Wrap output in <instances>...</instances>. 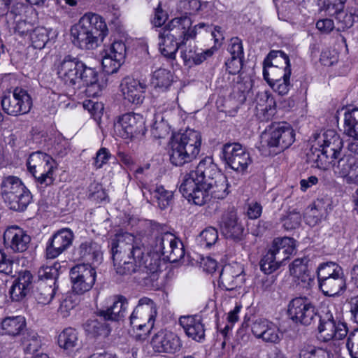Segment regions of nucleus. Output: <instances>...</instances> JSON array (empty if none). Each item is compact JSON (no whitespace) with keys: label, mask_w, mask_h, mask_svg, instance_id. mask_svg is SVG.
<instances>
[{"label":"nucleus","mask_w":358,"mask_h":358,"mask_svg":"<svg viewBox=\"0 0 358 358\" xmlns=\"http://www.w3.org/2000/svg\"><path fill=\"white\" fill-rule=\"evenodd\" d=\"M30 241V236L17 226L8 227L3 234L5 246L10 248L14 252H22L25 251Z\"/></svg>","instance_id":"obj_29"},{"label":"nucleus","mask_w":358,"mask_h":358,"mask_svg":"<svg viewBox=\"0 0 358 358\" xmlns=\"http://www.w3.org/2000/svg\"><path fill=\"white\" fill-rule=\"evenodd\" d=\"M105 53L124 63L127 53L126 45L122 41H115L105 50Z\"/></svg>","instance_id":"obj_56"},{"label":"nucleus","mask_w":358,"mask_h":358,"mask_svg":"<svg viewBox=\"0 0 358 358\" xmlns=\"http://www.w3.org/2000/svg\"><path fill=\"white\" fill-rule=\"evenodd\" d=\"M78 252L80 258L89 264L99 265L103 259L101 245L91 239L82 242L78 248Z\"/></svg>","instance_id":"obj_32"},{"label":"nucleus","mask_w":358,"mask_h":358,"mask_svg":"<svg viewBox=\"0 0 358 358\" xmlns=\"http://www.w3.org/2000/svg\"><path fill=\"white\" fill-rule=\"evenodd\" d=\"M152 132L156 138H163L169 134V127L163 120L155 122L152 126Z\"/></svg>","instance_id":"obj_64"},{"label":"nucleus","mask_w":358,"mask_h":358,"mask_svg":"<svg viewBox=\"0 0 358 358\" xmlns=\"http://www.w3.org/2000/svg\"><path fill=\"white\" fill-rule=\"evenodd\" d=\"M223 159L233 170L244 172L252 163L246 148L238 143H227L222 147Z\"/></svg>","instance_id":"obj_15"},{"label":"nucleus","mask_w":358,"mask_h":358,"mask_svg":"<svg viewBox=\"0 0 358 358\" xmlns=\"http://www.w3.org/2000/svg\"><path fill=\"white\" fill-rule=\"evenodd\" d=\"M96 271L89 264H80L70 271L72 290L77 294H83L91 289L95 282Z\"/></svg>","instance_id":"obj_16"},{"label":"nucleus","mask_w":358,"mask_h":358,"mask_svg":"<svg viewBox=\"0 0 358 358\" xmlns=\"http://www.w3.org/2000/svg\"><path fill=\"white\" fill-rule=\"evenodd\" d=\"M301 221L299 212L296 210L289 211L281 218L282 225L286 230H292L298 227Z\"/></svg>","instance_id":"obj_58"},{"label":"nucleus","mask_w":358,"mask_h":358,"mask_svg":"<svg viewBox=\"0 0 358 358\" xmlns=\"http://www.w3.org/2000/svg\"><path fill=\"white\" fill-rule=\"evenodd\" d=\"M172 82L173 75L169 70L159 69L153 73L152 83L155 87L165 90L171 86Z\"/></svg>","instance_id":"obj_49"},{"label":"nucleus","mask_w":358,"mask_h":358,"mask_svg":"<svg viewBox=\"0 0 358 358\" xmlns=\"http://www.w3.org/2000/svg\"><path fill=\"white\" fill-rule=\"evenodd\" d=\"M317 313L315 306L307 297H295L287 306L288 317L296 324L310 325Z\"/></svg>","instance_id":"obj_13"},{"label":"nucleus","mask_w":358,"mask_h":358,"mask_svg":"<svg viewBox=\"0 0 358 358\" xmlns=\"http://www.w3.org/2000/svg\"><path fill=\"white\" fill-rule=\"evenodd\" d=\"M110 304L106 309L97 310L96 314L105 321L120 322L124 319L128 310V299L122 295H114L109 299Z\"/></svg>","instance_id":"obj_23"},{"label":"nucleus","mask_w":358,"mask_h":358,"mask_svg":"<svg viewBox=\"0 0 358 358\" xmlns=\"http://www.w3.org/2000/svg\"><path fill=\"white\" fill-rule=\"evenodd\" d=\"M344 134L350 137L358 139V108L345 113Z\"/></svg>","instance_id":"obj_45"},{"label":"nucleus","mask_w":358,"mask_h":358,"mask_svg":"<svg viewBox=\"0 0 358 358\" xmlns=\"http://www.w3.org/2000/svg\"><path fill=\"white\" fill-rule=\"evenodd\" d=\"M228 51L230 53L231 57L234 56L240 59L244 58L242 41L238 37H234L231 39L230 44L228 47Z\"/></svg>","instance_id":"obj_62"},{"label":"nucleus","mask_w":358,"mask_h":358,"mask_svg":"<svg viewBox=\"0 0 358 358\" xmlns=\"http://www.w3.org/2000/svg\"><path fill=\"white\" fill-rule=\"evenodd\" d=\"M318 144L334 160L341 156L343 141L336 131L329 129L324 131L319 137Z\"/></svg>","instance_id":"obj_30"},{"label":"nucleus","mask_w":358,"mask_h":358,"mask_svg":"<svg viewBox=\"0 0 358 358\" xmlns=\"http://www.w3.org/2000/svg\"><path fill=\"white\" fill-rule=\"evenodd\" d=\"M153 251L133 234H116L110 238L108 248L117 274L130 275L140 284L157 280L160 266V255L171 262H177L185 256L182 243L174 234L163 232L155 235Z\"/></svg>","instance_id":"obj_1"},{"label":"nucleus","mask_w":358,"mask_h":358,"mask_svg":"<svg viewBox=\"0 0 358 358\" xmlns=\"http://www.w3.org/2000/svg\"><path fill=\"white\" fill-rule=\"evenodd\" d=\"M115 134L124 139H132L145 131L143 118L139 114L125 113L114 123Z\"/></svg>","instance_id":"obj_14"},{"label":"nucleus","mask_w":358,"mask_h":358,"mask_svg":"<svg viewBox=\"0 0 358 358\" xmlns=\"http://www.w3.org/2000/svg\"><path fill=\"white\" fill-rule=\"evenodd\" d=\"M331 201L327 196L319 197L309 205L305 211L304 218L310 226L318 224L328 214V210L331 209Z\"/></svg>","instance_id":"obj_28"},{"label":"nucleus","mask_w":358,"mask_h":358,"mask_svg":"<svg viewBox=\"0 0 358 358\" xmlns=\"http://www.w3.org/2000/svg\"><path fill=\"white\" fill-rule=\"evenodd\" d=\"M153 196L156 199L157 206L162 210L167 208L173 203V192L166 189L162 185L155 187Z\"/></svg>","instance_id":"obj_50"},{"label":"nucleus","mask_w":358,"mask_h":358,"mask_svg":"<svg viewBox=\"0 0 358 358\" xmlns=\"http://www.w3.org/2000/svg\"><path fill=\"white\" fill-rule=\"evenodd\" d=\"M108 34L107 25L98 14L85 13L71 29L73 45L82 50H94Z\"/></svg>","instance_id":"obj_3"},{"label":"nucleus","mask_w":358,"mask_h":358,"mask_svg":"<svg viewBox=\"0 0 358 358\" xmlns=\"http://www.w3.org/2000/svg\"><path fill=\"white\" fill-rule=\"evenodd\" d=\"M201 145V134L194 129L173 134L168 152L171 163L176 166H181L192 162L199 155Z\"/></svg>","instance_id":"obj_5"},{"label":"nucleus","mask_w":358,"mask_h":358,"mask_svg":"<svg viewBox=\"0 0 358 358\" xmlns=\"http://www.w3.org/2000/svg\"><path fill=\"white\" fill-rule=\"evenodd\" d=\"M10 195V197H4V201L10 209L15 211L25 210L32 199L31 194L27 188L20 193Z\"/></svg>","instance_id":"obj_39"},{"label":"nucleus","mask_w":358,"mask_h":358,"mask_svg":"<svg viewBox=\"0 0 358 358\" xmlns=\"http://www.w3.org/2000/svg\"><path fill=\"white\" fill-rule=\"evenodd\" d=\"M179 190L189 202L195 205L203 206L210 201L207 187L202 182L183 178Z\"/></svg>","instance_id":"obj_19"},{"label":"nucleus","mask_w":358,"mask_h":358,"mask_svg":"<svg viewBox=\"0 0 358 358\" xmlns=\"http://www.w3.org/2000/svg\"><path fill=\"white\" fill-rule=\"evenodd\" d=\"M245 281L243 268L239 264L225 265L220 275L219 285L228 291L242 287Z\"/></svg>","instance_id":"obj_24"},{"label":"nucleus","mask_w":358,"mask_h":358,"mask_svg":"<svg viewBox=\"0 0 358 358\" xmlns=\"http://www.w3.org/2000/svg\"><path fill=\"white\" fill-rule=\"evenodd\" d=\"M83 327L85 332L92 337H97L101 335L106 336L110 332L109 327L96 318L87 320L83 324Z\"/></svg>","instance_id":"obj_48"},{"label":"nucleus","mask_w":358,"mask_h":358,"mask_svg":"<svg viewBox=\"0 0 358 358\" xmlns=\"http://www.w3.org/2000/svg\"><path fill=\"white\" fill-rule=\"evenodd\" d=\"M78 333L75 329L66 328L58 336L59 345L66 350H72L78 344Z\"/></svg>","instance_id":"obj_47"},{"label":"nucleus","mask_w":358,"mask_h":358,"mask_svg":"<svg viewBox=\"0 0 358 358\" xmlns=\"http://www.w3.org/2000/svg\"><path fill=\"white\" fill-rule=\"evenodd\" d=\"M222 175L218 171L217 166L213 162V159L208 157L202 159L195 170L186 173L183 178L202 182L205 186L206 183L213 182Z\"/></svg>","instance_id":"obj_25"},{"label":"nucleus","mask_w":358,"mask_h":358,"mask_svg":"<svg viewBox=\"0 0 358 358\" xmlns=\"http://www.w3.org/2000/svg\"><path fill=\"white\" fill-rule=\"evenodd\" d=\"M289 273L304 287H311L315 282V275L312 273L311 263L307 257L297 258L289 266Z\"/></svg>","instance_id":"obj_27"},{"label":"nucleus","mask_w":358,"mask_h":358,"mask_svg":"<svg viewBox=\"0 0 358 358\" xmlns=\"http://www.w3.org/2000/svg\"><path fill=\"white\" fill-rule=\"evenodd\" d=\"M346 347L352 358H358V329L349 334Z\"/></svg>","instance_id":"obj_61"},{"label":"nucleus","mask_w":358,"mask_h":358,"mask_svg":"<svg viewBox=\"0 0 358 358\" xmlns=\"http://www.w3.org/2000/svg\"><path fill=\"white\" fill-rule=\"evenodd\" d=\"M22 344L24 346V351L27 354L35 355L41 345V341L38 334L31 329H27L22 334Z\"/></svg>","instance_id":"obj_44"},{"label":"nucleus","mask_w":358,"mask_h":358,"mask_svg":"<svg viewBox=\"0 0 358 358\" xmlns=\"http://www.w3.org/2000/svg\"><path fill=\"white\" fill-rule=\"evenodd\" d=\"M316 317L319 319L317 327L319 338L324 342L332 339L341 340L348 334L346 323L342 322L334 306H324L318 310Z\"/></svg>","instance_id":"obj_7"},{"label":"nucleus","mask_w":358,"mask_h":358,"mask_svg":"<svg viewBox=\"0 0 358 358\" xmlns=\"http://www.w3.org/2000/svg\"><path fill=\"white\" fill-rule=\"evenodd\" d=\"M213 55L212 49L197 51L195 49L190 48L188 50L181 52V57L186 65L192 64L199 65L204 62L207 58L210 57Z\"/></svg>","instance_id":"obj_43"},{"label":"nucleus","mask_w":358,"mask_h":358,"mask_svg":"<svg viewBox=\"0 0 358 358\" xmlns=\"http://www.w3.org/2000/svg\"><path fill=\"white\" fill-rule=\"evenodd\" d=\"M25 327L24 317L21 315L6 317L1 322L0 332L2 335L15 337L22 334Z\"/></svg>","instance_id":"obj_34"},{"label":"nucleus","mask_w":358,"mask_h":358,"mask_svg":"<svg viewBox=\"0 0 358 358\" xmlns=\"http://www.w3.org/2000/svg\"><path fill=\"white\" fill-rule=\"evenodd\" d=\"M1 188L3 199L4 197H10V194L20 193L27 189L19 178L13 176H8L3 178Z\"/></svg>","instance_id":"obj_42"},{"label":"nucleus","mask_w":358,"mask_h":358,"mask_svg":"<svg viewBox=\"0 0 358 358\" xmlns=\"http://www.w3.org/2000/svg\"><path fill=\"white\" fill-rule=\"evenodd\" d=\"M220 229L222 234L234 241H240L244 237L245 229L237 215V212L229 210L222 216Z\"/></svg>","instance_id":"obj_22"},{"label":"nucleus","mask_w":358,"mask_h":358,"mask_svg":"<svg viewBox=\"0 0 358 358\" xmlns=\"http://www.w3.org/2000/svg\"><path fill=\"white\" fill-rule=\"evenodd\" d=\"M332 354L322 348L315 346L303 347L299 353V358H331Z\"/></svg>","instance_id":"obj_54"},{"label":"nucleus","mask_w":358,"mask_h":358,"mask_svg":"<svg viewBox=\"0 0 358 358\" xmlns=\"http://www.w3.org/2000/svg\"><path fill=\"white\" fill-rule=\"evenodd\" d=\"M111 157L112 155L108 149L106 148H101L96 152L95 157L93 158L94 162L92 164L96 169H100L107 164Z\"/></svg>","instance_id":"obj_60"},{"label":"nucleus","mask_w":358,"mask_h":358,"mask_svg":"<svg viewBox=\"0 0 358 358\" xmlns=\"http://www.w3.org/2000/svg\"><path fill=\"white\" fill-rule=\"evenodd\" d=\"M318 281L320 290L327 296H338L346 289V279L345 276L333 278Z\"/></svg>","instance_id":"obj_35"},{"label":"nucleus","mask_w":358,"mask_h":358,"mask_svg":"<svg viewBox=\"0 0 358 358\" xmlns=\"http://www.w3.org/2000/svg\"><path fill=\"white\" fill-rule=\"evenodd\" d=\"M159 50L162 54L170 59H174L178 50L185 44L162 31L159 34Z\"/></svg>","instance_id":"obj_38"},{"label":"nucleus","mask_w":358,"mask_h":358,"mask_svg":"<svg viewBox=\"0 0 358 358\" xmlns=\"http://www.w3.org/2000/svg\"><path fill=\"white\" fill-rule=\"evenodd\" d=\"M192 24V21L188 16L178 17L169 21L162 31L185 44L188 40L196 38L199 29L208 27L204 22L199 23L193 27Z\"/></svg>","instance_id":"obj_11"},{"label":"nucleus","mask_w":358,"mask_h":358,"mask_svg":"<svg viewBox=\"0 0 358 358\" xmlns=\"http://www.w3.org/2000/svg\"><path fill=\"white\" fill-rule=\"evenodd\" d=\"M207 190L210 193V199H223L229 194L227 180L223 175L220 176L213 182L206 183Z\"/></svg>","instance_id":"obj_41"},{"label":"nucleus","mask_w":358,"mask_h":358,"mask_svg":"<svg viewBox=\"0 0 358 358\" xmlns=\"http://www.w3.org/2000/svg\"><path fill=\"white\" fill-rule=\"evenodd\" d=\"M73 234L68 228L62 229L55 233L47 241L45 257L47 259L58 257L72 244Z\"/></svg>","instance_id":"obj_17"},{"label":"nucleus","mask_w":358,"mask_h":358,"mask_svg":"<svg viewBox=\"0 0 358 358\" xmlns=\"http://www.w3.org/2000/svg\"><path fill=\"white\" fill-rule=\"evenodd\" d=\"M179 323L186 335L193 340L200 342L204 339L205 329L201 317L199 315L181 316Z\"/></svg>","instance_id":"obj_31"},{"label":"nucleus","mask_w":358,"mask_h":358,"mask_svg":"<svg viewBox=\"0 0 358 358\" xmlns=\"http://www.w3.org/2000/svg\"><path fill=\"white\" fill-rule=\"evenodd\" d=\"M259 150L264 155H277L290 147L295 141V132L286 122H273L261 134Z\"/></svg>","instance_id":"obj_6"},{"label":"nucleus","mask_w":358,"mask_h":358,"mask_svg":"<svg viewBox=\"0 0 358 358\" xmlns=\"http://www.w3.org/2000/svg\"><path fill=\"white\" fill-rule=\"evenodd\" d=\"M316 274L317 280L345 276L342 267L333 262L319 264L316 269Z\"/></svg>","instance_id":"obj_40"},{"label":"nucleus","mask_w":358,"mask_h":358,"mask_svg":"<svg viewBox=\"0 0 358 358\" xmlns=\"http://www.w3.org/2000/svg\"><path fill=\"white\" fill-rule=\"evenodd\" d=\"M218 239V232L214 227H209L203 230L199 235V243L201 246L210 248Z\"/></svg>","instance_id":"obj_57"},{"label":"nucleus","mask_w":358,"mask_h":358,"mask_svg":"<svg viewBox=\"0 0 358 358\" xmlns=\"http://www.w3.org/2000/svg\"><path fill=\"white\" fill-rule=\"evenodd\" d=\"M294 239L289 237L277 238L260 261L261 270L265 274H271L288 259L294 249Z\"/></svg>","instance_id":"obj_8"},{"label":"nucleus","mask_w":358,"mask_h":358,"mask_svg":"<svg viewBox=\"0 0 358 358\" xmlns=\"http://www.w3.org/2000/svg\"><path fill=\"white\" fill-rule=\"evenodd\" d=\"M155 352L175 353L180 350L182 343L180 338L174 333L161 330L155 334L150 341Z\"/></svg>","instance_id":"obj_21"},{"label":"nucleus","mask_w":358,"mask_h":358,"mask_svg":"<svg viewBox=\"0 0 358 358\" xmlns=\"http://www.w3.org/2000/svg\"><path fill=\"white\" fill-rule=\"evenodd\" d=\"M3 110L8 115L18 116L28 113L32 106V99L27 91L15 87L13 91L4 92L1 100Z\"/></svg>","instance_id":"obj_10"},{"label":"nucleus","mask_w":358,"mask_h":358,"mask_svg":"<svg viewBox=\"0 0 358 358\" xmlns=\"http://www.w3.org/2000/svg\"><path fill=\"white\" fill-rule=\"evenodd\" d=\"M243 59L234 56L225 62L226 69L229 73L235 75L240 72L243 66Z\"/></svg>","instance_id":"obj_63"},{"label":"nucleus","mask_w":358,"mask_h":358,"mask_svg":"<svg viewBox=\"0 0 358 358\" xmlns=\"http://www.w3.org/2000/svg\"><path fill=\"white\" fill-rule=\"evenodd\" d=\"M61 267L60 264L58 262L54 263L51 266H43L38 271V278L42 282L44 280H50L52 282V285L58 286L57 285V280L59 277V268Z\"/></svg>","instance_id":"obj_52"},{"label":"nucleus","mask_w":358,"mask_h":358,"mask_svg":"<svg viewBox=\"0 0 358 358\" xmlns=\"http://www.w3.org/2000/svg\"><path fill=\"white\" fill-rule=\"evenodd\" d=\"M32 279L33 276L29 271L20 273L9 291L10 297L13 301H19L27 294L31 286Z\"/></svg>","instance_id":"obj_33"},{"label":"nucleus","mask_w":358,"mask_h":358,"mask_svg":"<svg viewBox=\"0 0 358 358\" xmlns=\"http://www.w3.org/2000/svg\"><path fill=\"white\" fill-rule=\"evenodd\" d=\"M55 164L51 156L39 151L31 153L27 162L29 172L37 182L44 187L52 185L54 182Z\"/></svg>","instance_id":"obj_9"},{"label":"nucleus","mask_w":358,"mask_h":358,"mask_svg":"<svg viewBox=\"0 0 358 358\" xmlns=\"http://www.w3.org/2000/svg\"><path fill=\"white\" fill-rule=\"evenodd\" d=\"M156 315L155 302L148 297H143L138 300L129 316L130 324L134 329L149 332L153 327Z\"/></svg>","instance_id":"obj_12"},{"label":"nucleus","mask_w":358,"mask_h":358,"mask_svg":"<svg viewBox=\"0 0 358 358\" xmlns=\"http://www.w3.org/2000/svg\"><path fill=\"white\" fill-rule=\"evenodd\" d=\"M57 288L58 286L48 285L45 282H40L34 293V297L38 303L42 305L50 303L55 296Z\"/></svg>","instance_id":"obj_46"},{"label":"nucleus","mask_w":358,"mask_h":358,"mask_svg":"<svg viewBox=\"0 0 358 358\" xmlns=\"http://www.w3.org/2000/svg\"><path fill=\"white\" fill-rule=\"evenodd\" d=\"M32 45L36 49L41 50L49 41L48 31L44 27H36L30 35Z\"/></svg>","instance_id":"obj_55"},{"label":"nucleus","mask_w":358,"mask_h":358,"mask_svg":"<svg viewBox=\"0 0 358 358\" xmlns=\"http://www.w3.org/2000/svg\"><path fill=\"white\" fill-rule=\"evenodd\" d=\"M56 69L59 78L66 85L74 89L85 87L88 96H98L103 87L99 82L97 71L77 57L64 56L58 62Z\"/></svg>","instance_id":"obj_2"},{"label":"nucleus","mask_w":358,"mask_h":358,"mask_svg":"<svg viewBox=\"0 0 358 358\" xmlns=\"http://www.w3.org/2000/svg\"><path fill=\"white\" fill-rule=\"evenodd\" d=\"M291 73L289 58L282 50L271 51L264 61V78L280 95H285L289 92Z\"/></svg>","instance_id":"obj_4"},{"label":"nucleus","mask_w":358,"mask_h":358,"mask_svg":"<svg viewBox=\"0 0 358 358\" xmlns=\"http://www.w3.org/2000/svg\"><path fill=\"white\" fill-rule=\"evenodd\" d=\"M123 99L134 105H141L145 99L147 89L145 81L127 76L120 85Z\"/></svg>","instance_id":"obj_18"},{"label":"nucleus","mask_w":358,"mask_h":358,"mask_svg":"<svg viewBox=\"0 0 358 358\" xmlns=\"http://www.w3.org/2000/svg\"><path fill=\"white\" fill-rule=\"evenodd\" d=\"M329 14L334 17L336 23V29L338 31H344L345 30L352 27L355 22L354 16L358 17V9L352 10L348 13L345 9L341 10L327 11Z\"/></svg>","instance_id":"obj_37"},{"label":"nucleus","mask_w":358,"mask_h":358,"mask_svg":"<svg viewBox=\"0 0 358 358\" xmlns=\"http://www.w3.org/2000/svg\"><path fill=\"white\" fill-rule=\"evenodd\" d=\"M307 162L312 167L321 170H326L330 164L334 162L322 148L313 146L310 151L307 153Z\"/></svg>","instance_id":"obj_36"},{"label":"nucleus","mask_w":358,"mask_h":358,"mask_svg":"<svg viewBox=\"0 0 358 358\" xmlns=\"http://www.w3.org/2000/svg\"><path fill=\"white\" fill-rule=\"evenodd\" d=\"M252 332L259 339L265 343H278L282 334L275 324L266 319H257L252 324Z\"/></svg>","instance_id":"obj_26"},{"label":"nucleus","mask_w":358,"mask_h":358,"mask_svg":"<svg viewBox=\"0 0 358 358\" xmlns=\"http://www.w3.org/2000/svg\"><path fill=\"white\" fill-rule=\"evenodd\" d=\"M331 164L336 176L345 178L349 184L358 183V159L355 156L345 155Z\"/></svg>","instance_id":"obj_20"},{"label":"nucleus","mask_w":358,"mask_h":358,"mask_svg":"<svg viewBox=\"0 0 358 358\" xmlns=\"http://www.w3.org/2000/svg\"><path fill=\"white\" fill-rule=\"evenodd\" d=\"M258 105L264 106L262 110L264 111L267 116H273L275 113L276 102L273 95L268 91L259 92L257 95Z\"/></svg>","instance_id":"obj_51"},{"label":"nucleus","mask_w":358,"mask_h":358,"mask_svg":"<svg viewBox=\"0 0 358 358\" xmlns=\"http://www.w3.org/2000/svg\"><path fill=\"white\" fill-rule=\"evenodd\" d=\"M203 5L206 6L207 2L202 3L200 0H180L177 8L185 15H195Z\"/></svg>","instance_id":"obj_53"},{"label":"nucleus","mask_w":358,"mask_h":358,"mask_svg":"<svg viewBox=\"0 0 358 358\" xmlns=\"http://www.w3.org/2000/svg\"><path fill=\"white\" fill-rule=\"evenodd\" d=\"M124 63L105 53L102 59L103 71L108 74L116 73Z\"/></svg>","instance_id":"obj_59"}]
</instances>
